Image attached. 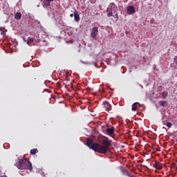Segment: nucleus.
Returning a JSON list of instances; mask_svg holds the SVG:
<instances>
[{
    "mask_svg": "<svg viewBox=\"0 0 177 177\" xmlns=\"http://www.w3.org/2000/svg\"><path fill=\"white\" fill-rule=\"evenodd\" d=\"M86 146L95 151L96 153H100V154H106L110 150V147L111 146V140H103L101 144L97 142H93L92 139L88 138L86 139Z\"/></svg>",
    "mask_w": 177,
    "mask_h": 177,
    "instance_id": "f257e3e1",
    "label": "nucleus"
},
{
    "mask_svg": "<svg viewBox=\"0 0 177 177\" xmlns=\"http://www.w3.org/2000/svg\"><path fill=\"white\" fill-rule=\"evenodd\" d=\"M18 169H28L32 170V165L27 159H19L18 163L15 165Z\"/></svg>",
    "mask_w": 177,
    "mask_h": 177,
    "instance_id": "f03ea898",
    "label": "nucleus"
},
{
    "mask_svg": "<svg viewBox=\"0 0 177 177\" xmlns=\"http://www.w3.org/2000/svg\"><path fill=\"white\" fill-rule=\"evenodd\" d=\"M151 165H153V168H156V169H162V163H160L157 160L152 162Z\"/></svg>",
    "mask_w": 177,
    "mask_h": 177,
    "instance_id": "7ed1b4c3",
    "label": "nucleus"
},
{
    "mask_svg": "<svg viewBox=\"0 0 177 177\" xmlns=\"http://www.w3.org/2000/svg\"><path fill=\"white\" fill-rule=\"evenodd\" d=\"M127 13L129 15H133L136 12L133 6H129L126 8Z\"/></svg>",
    "mask_w": 177,
    "mask_h": 177,
    "instance_id": "20e7f679",
    "label": "nucleus"
},
{
    "mask_svg": "<svg viewBox=\"0 0 177 177\" xmlns=\"http://www.w3.org/2000/svg\"><path fill=\"white\" fill-rule=\"evenodd\" d=\"M97 32H99V29L97 27H93L91 33V38H96V37H97Z\"/></svg>",
    "mask_w": 177,
    "mask_h": 177,
    "instance_id": "39448f33",
    "label": "nucleus"
},
{
    "mask_svg": "<svg viewBox=\"0 0 177 177\" xmlns=\"http://www.w3.org/2000/svg\"><path fill=\"white\" fill-rule=\"evenodd\" d=\"M73 16H74L75 21L78 22V21H80V20H81V18L80 17V14H79L78 11L75 10Z\"/></svg>",
    "mask_w": 177,
    "mask_h": 177,
    "instance_id": "423d86ee",
    "label": "nucleus"
},
{
    "mask_svg": "<svg viewBox=\"0 0 177 177\" xmlns=\"http://www.w3.org/2000/svg\"><path fill=\"white\" fill-rule=\"evenodd\" d=\"M142 106L139 102H135L132 104L131 110L132 111H136L138 110V107H141Z\"/></svg>",
    "mask_w": 177,
    "mask_h": 177,
    "instance_id": "0eeeda50",
    "label": "nucleus"
},
{
    "mask_svg": "<svg viewBox=\"0 0 177 177\" xmlns=\"http://www.w3.org/2000/svg\"><path fill=\"white\" fill-rule=\"evenodd\" d=\"M106 134L111 136V135L114 134V129L113 128H108L106 130Z\"/></svg>",
    "mask_w": 177,
    "mask_h": 177,
    "instance_id": "6e6552de",
    "label": "nucleus"
},
{
    "mask_svg": "<svg viewBox=\"0 0 177 177\" xmlns=\"http://www.w3.org/2000/svg\"><path fill=\"white\" fill-rule=\"evenodd\" d=\"M109 104L110 103L108 101L103 102V106L104 109H105V111H109Z\"/></svg>",
    "mask_w": 177,
    "mask_h": 177,
    "instance_id": "1a4fd4ad",
    "label": "nucleus"
},
{
    "mask_svg": "<svg viewBox=\"0 0 177 177\" xmlns=\"http://www.w3.org/2000/svg\"><path fill=\"white\" fill-rule=\"evenodd\" d=\"M15 17L16 20H20V19H21V13L17 12V13L15 15Z\"/></svg>",
    "mask_w": 177,
    "mask_h": 177,
    "instance_id": "9d476101",
    "label": "nucleus"
},
{
    "mask_svg": "<svg viewBox=\"0 0 177 177\" xmlns=\"http://www.w3.org/2000/svg\"><path fill=\"white\" fill-rule=\"evenodd\" d=\"M37 151H38V149H32L30 150V154H32V156H34V154H37Z\"/></svg>",
    "mask_w": 177,
    "mask_h": 177,
    "instance_id": "9b49d317",
    "label": "nucleus"
},
{
    "mask_svg": "<svg viewBox=\"0 0 177 177\" xmlns=\"http://www.w3.org/2000/svg\"><path fill=\"white\" fill-rule=\"evenodd\" d=\"M32 42H34V38H31V37H28V41H27V44H32Z\"/></svg>",
    "mask_w": 177,
    "mask_h": 177,
    "instance_id": "f8f14e48",
    "label": "nucleus"
},
{
    "mask_svg": "<svg viewBox=\"0 0 177 177\" xmlns=\"http://www.w3.org/2000/svg\"><path fill=\"white\" fill-rule=\"evenodd\" d=\"M159 104L160 106L165 107V106H167V101H160L159 102Z\"/></svg>",
    "mask_w": 177,
    "mask_h": 177,
    "instance_id": "ddd939ff",
    "label": "nucleus"
},
{
    "mask_svg": "<svg viewBox=\"0 0 177 177\" xmlns=\"http://www.w3.org/2000/svg\"><path fill=\"white\" fill-rule=\"evenodd\" d=\"M110 6L111 9H117V6H115V3H111Z\"/></svg>",
    "mask_w": 177,
    "mask_h": 177,
    "instance_id": "4468645a",
    "label": "nucleus"
},
{
    "mask_svg": "<svg viewBox=\"0 0 177 177\" xmlns=\"http://www.w3.org/2000/svg\"><path fill=\"white\" fill-rule=\"evenodd\" d=\"M162 98L163 99H165L167 97V96H168V93L165 92V91H163L162 93Z\"/></svg>",
    "mask_w": 177,
    "mask_h": 177,
    "instance_id": "2eb2a0df",
    "label": "nucleus"
},
{
    "mask_svg": "<svg viewBox=\"0 0 177 177\" xmlns=\"http://www.w3.org/2000/svg\"><path fill=\"white\" fill-rule=\"evenodd\" d=\"M166 126L167 127V128H171L172 127V123L171 122H167L166 124Z\"/></svg>",
    "mask_w": 177,
    "mask_h": 177,
    "instance_id": "dca6fc26",
    "label": "nucleus"
},
{
    "mask_svg": "<svg viewBox=\"0 0 177 177\" xmlns=\"http://www.w3.org/2000/svg\"><path fill=\"white\" fill-rule=\"evenodd\" d=\"M111 110V104H109V106H108V111H106L107 113H111L110 112Z\"/></svg>",
    "mask_w": 177,
    "mask_h": 177,
    "instance_id": "f3484780",
    "label": "nucleus"
},
{
    "mask_svg": "<svg viewBox=\"0 0 177 177\" xmlns=\"http://www.w3.org/2000/svg\"><path fill=\"white\" fill-rule=\"evenodd\" d=\"M113 17H115V19H116L117 20H118V14L116 13L115 15H113Z\"/></svg>",
    "mask_w": 177,
    "mask_h": 177,
    "instance_id": "a211bd4d",
    "label": "nucleus"
},
{
    "mask_svg": "<svg viewBox=\"0 0 177 177\" xmlns=\"http://www.w3.org/2000/svg\"><path fill=\"white\" fill-rule=\"evenodd\" d=\"M111 16H113V12H109V13L107 14V17H111Z\"/></svg>",
    "mask_w": 177,
    "mask_h": 177,
    "instance_id": "6ab92c4d",
    "label": "nucleus"
},
{
    "mask_svg": "<svg viewBox=\"0 0 177 177\" xmlns=\"http://www.w3.org/2000/svg\"><path fill=\"white\" fill-rule=\"evenodd\" d=\"M70 17H74V14H71Z\"/></svg>",
    "mask_w": 177,
    "mask_h": 177,
    "instance_id": "aec40b11",
    "label": "nucleus"
},
{
    "mask_svg": "<svg viewBox=\"0 0 177 177\" xmlns=\"http://www.w3.org/2000/svg\"><path fill=\"white\" fill-rule=\"evenodd\" d=\"M128 1H129V0H124L123 2H124V3H127V2H128Z\"/></svg>",
    "mask_w": 177,
    "mask_h": 177,
    "instance_id": "412c9836",
    "label": "nucleus"
},
{
    "mask_svg": "<svg viewBox=\"0 0 177 177\" xmlns=\"http://www.w3.org/2000/svg\"><path fill=\"white\" fill-rule=\"evenodd\" d=\"M174 62L177 64V58H174Z\"/></svg>",
    "mask_w": 177,
    "mask_h": 177,
    "instance_id": "4be33fe9",
    "label": "nucleus"
},
{
    "mask_svg": "<svg viewBox=\"0 0 177 177\" xmlns=\"http://www.w3.org/2000/svg\"><path fill=\"white\" fill-rule=\"evenodd\" d=\"M47 1H53V0H47Z\"/></svg>",
    "mask_w": 177,
    "mask_h": 177,
    "instance_id": "5701e85b",
    "label": "nucleus"
},
{
    "mask_svg": "<svg viewBox=\"0 0 177 177\" xmlns=\"http://www.w3.org/2000/svg\"><path fill=\"white\" fill-rule=\"evenodd\" d=\"M143 167H147L145 165H143Z\"/></svg>",
    "mask_w": 177,
    "mask_h": 177,
    "instance_id": "b1692460",
    "label": "nucleus"
},
{
    "mask_svg": "<svg viewBox=\"0 0 177 177\" xmlns=\"http://www.w3.org/2000/svg\"><path fill=\"white\" fill-rule=\"evenodd\" d=\"M128 176H131L129 174H128Z\"/></svg>",
    "mask_w": 177,
    "mask_h": 177,
    "instance_id": "393cba45",
    "label": "nucleus"
}]
</instances>
